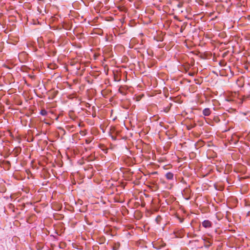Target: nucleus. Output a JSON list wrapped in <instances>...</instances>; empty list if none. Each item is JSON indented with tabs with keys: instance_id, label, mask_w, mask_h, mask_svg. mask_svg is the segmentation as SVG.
Wrapping results in <instances>:
<instances>
[{
	"instance_id": "nucleus-1",
	"label": "nucleus",
	"mask_w": 250,
	"mask_h": 250,
	"mask_svg": "<svg viewBox=\"0 0 250 250\" xmlns=\"http://www.w3.org/2000/svg\"><path fill=\"white\" fill-rule=\"evenodd\" d=\"M153 247L156 249H161L166 246V243L161 239H158L153 243Z\"/></svg>"
},
{
	"instance_id": "nucleus-2",
	"label": "nucleus",
	"mask_w": 250,
	"mask_h": 250,
	"mask_svg": "<svg viewBox=\"0 0 250 250\" xmlns=\"http://www.w3.org/2000/svg\"><path fill=\"white\" fill-rule=\"evenodd\" d=\"M238 95V94L236 92H231L226 97V100L229 102H234Z\"/></svg>"
},
{
	"instance_id": "nucleus-3",
	"label": "nucleus",
	"mask_w": 250,
	"mask_h": 250,
	"mask_svg": "<svg viewBox=\"0 0 250 250\" xmlns=\"http://www.w3.org/2000/svg\"><path fill=\"white\" fill-rule=\"evenodd\" d=\"M202 226L205 228H209L211 227L212 223L209 220H205L202 222Z\"/></svg>"
},
{
	"instance_id": "nucleus-4",
	"label": "nucleus",
	"mask_w": 250,
	"mask_h": 250,
	"mask_svg": "<svg viewBox=\"0 0 250 250\" xmlns=\"http://www.w3.org/2000/svg\"><path fill=\"white\" fill-rule=\"evenodd\" d=\"M203 240L204 242V246L206 247H209L211 245L212 243L209 239L208 238H203Z\"/></svg>"
},
{
	"instance_id": "nucleus-5",
	"label": "nucleus",
	"mask_w": 250,
	"mask_h": 250,
	"mask_svg": "<svg viewBox=\"0 0 250 250\" xmlns=\"http://www.w3.org/2000/svg\"><path fill=\"white\" fill-rule=\"evenodd\" d=\"M211 110L209 108H206L203 110V114L205 116H208L210 115Z\"/></svg>"
},
{
	"instance_id": "nucleus-6",
	"label": "nucleus",
	"mask_w": 250,
	"mask_h": 250,
	"mask_svg": "<svg viewBox=\"0 0 250 250\" xmlns=\"http://www.w3.org/2000/svg\"><path fill=\"white\" fill-rule=\"evenodd\" d=\"M143 149H146V150H149L150 149V146L148 144H146V143H144L142 141V152H143Z\"/></svg>"
},
{
	"instance_id": "nucleus-7",
	"label": "nucleus",
	"mask_w": 250,
	"mask_h": 250,
	"mask_svg": "<svg viewBox=\"0 0 250 250\" xmlns=\"http://www.w3.org/2000/svg\"><path fill=\"white\" fill-rule=\"evenodd\" d=\"M166 177L168 180H171L173 178V174L171 172H167L166 174Z\"/></svg>"
},
{
	"instance_id": "nucleus-8",
	"label": "nucleus",
	"mask_w": 250,
	"mask_h": 250,
	"mask_svg": "<svg viewBox=\"0 0 250 250\" xmlns=\"http://www.w3.org/2000/svg\"><path fill=\"white\" fill-rule=\"evenodd\" d=\"M162 217L160 215H158L156 218H155V221L158 224H160L161 223V222L162 221Z\"/></svg>"
},
{
	"instance_id": "nucleus-9",
	"label": "nucleus",
	"mask_w": 250,
	"mask_h": 250,
	"mask_svg": "<svg viewBox=\"0 0 250 250\" xmlns=\"http://www.w3.org/2000/svg\"><path fill=\"white\" fill-rule=\"evenodd\" d=\"M40 114L42 116H46L47 114V112L44 109H42L40 112Z\"/></svg>"
},
{
	"instance_id": "nucleus-10",
	"label": "nucleus",
	"mask_w": 250,
	"mask_h": 250,
	"mask_svg": "<svg viewBox=\"0 0 250 250\" xmlns=\"http://www.w3.org/2000/svg\"><path fill=\"white\" fill-rule=\"evenodd\" d=\"M151 213V211L146 210V217L149 216L150 215Z\"/></svg>"
},
{
	"instance_id": "nucleus-11",
	"label": "nucleus",
	"mask_w": 250,
	"mask_h": 250,
	"mask_svg": "<svg viewBox=\"0 0 250 250\" xmlns=\"http://www.w3.org/2000/svg\"><path fill=\"white\" fill-rule=\"evenodd\" d=\"M141 206H142V208L145 207V204L142 201Z\"/></svg>"
},
{
	"instance_id": "nucleus-12",
	"label": "nucleus",
	"mask_w": 250,
	"mask_h": 250,
	"mask_svg": "<svg viewBox=\"0 0 250 250\" xmlns=\"http://www.w3.org/2000/svg\"><path fill=\"white\" fill-rule=\"evenodd\" d=\"M155 173H156V172H153V173H151V174H154Z\"/></svg>"
},
{
	"instance_id": "nucleus-13",
	"label": "nucleus",
	"mask_w": 250,
	"mask_h": 250,
	"mask_svg": "<svg viewBox=\"0 0 250 250\" xmlns=\"http://www.w3.org/2000/svg\"><path fill=\"white\" fill-rule=\"evenodd\" d=\"M143 241H144V240H142V242ZM141 245H143V243H141Z\"/></svg>"
}]
</instances>
